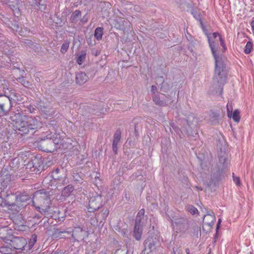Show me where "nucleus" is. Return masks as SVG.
<instances>
[{
	"mask_svg": "<svg viewBox=\"0 0 254 254\" xmlns=\"http://www.w3.org/2000/svg\"><path fill=\"white\" fill-rule=\"evenodd\" d=\"M30 197L25 193H16L7 194L5 196L3 205L7 207L10 217L13 223L18 226L23 225V219L20 210L27 204V201Z\"/></svg>",
	"mask_w": 254,
	"mask_h": 254,
	"instance_id": "1",
	"label": "nucleus"
},
{
	"mask_svg": "<svg viewBox=\"0 0 254 254\" xmlns=\"http://www.w3.org/2000/svg\"><path fill=\"white\" fill-rule=\"evenodd\" d=\"M218 40L220 42L221 46L226 50V48L224 41L221 36L217 33H213L212 36L208 39L209 46L210 47L212 54L215 60V69L214 72V79L221 82L224 79H226V74L224 71L225 58L222 56H218L217 54L218 48Z\"/></svg>",
	"mask_w": 254,
	"mask_h": 254,
	"instance_id": "2",
	"label": "nucleus"
},
{
	"mask_svg": "<svg viewBox=\"0 0 254 254\" xmlns=\"http://www.w3.org/2000/svg\"><path fill=\"white\" fill-rule=\"evenodd\" d=\"M11 120L16 129L21 135L28 134L31 132H35L42 127V122L31 116L17 113L11 117Z\"/></svg>",
	"mask_w": 254,
	"mask_h": 254,
	"instance_id": "3",
	"label": "nucleus"
},
{
	"mask_svg": "<svg viewBox=\"0 0 254 254\" xmlns=\"http://www.w3.org/2000/svg\"><path fill=\"white\" fill-rule=\"evenodd\" d=\"M32 202L37 210L42 214L45 215L48 212L51 205V200L49 196L41 190L35 192Z\"/></svg>",
	"mask_w": 254,
	"mask_h": 254,
	"instance_id": "4",
	"label": "nucleus"
},
{
	"mask_svg": "<svg viewBox=\"0 0 254 254\" xmlns=\"http://www.w3.org/2000/svg\"><path fill=\"white\" fill-rule=\"evenodd\" d=\"M51 137V139H52L54 147L56 148V151L60 149L67 148L71 144V139L66 137L65 133L64 132L55 133Z\"/></svg>",
	"mask_w": 254,
	"mask_h": 254,
	"instance_id": "5",
	"label": "nucleus"
},
{
	"mask_svg": "<svg viewBox=\"0 0 254 254\" xmlns=\"http://www.w3.org/2000/svg\"><path fill=\"white\" fill-rule=\"evenodd\" d=\"M37 147L40 150L46 152H54L56 151L51 137L41 139L38 142Z\"/></svg>",
	"mask_w": 254,
	"mask_h": 254,
	"instance_id": "6",
	"label": "nucleus"
},
{
	"mask_svg": "<svg viewBox=\"0 0 254 254\" xmlns=\"http://www.w3.org/2000/svg\"><path fill=\"white\" fill-rule=\"evenodd\" d=\"M103 199L101 195L96 194L94 196L91 197L89 201L88 211L94 212L98 209L102 205Z\"/></svg>",
	"mask_w": 254,
	"mask_h": 254,
	"instance_id": "7",
	"label": "nucleus"
},
{
	"mask_svg": "<svg viewBox=\"0 0 254 254\" xmlns=\"http://www.w3.org/2000/svg\"><path fill=\"white\" fill-rule=\"evenodd\" d=\"M10 247L16 250H22L26 251V246L27 244L25 239L21 237H15L10 241L9 243Z\"/></svg>",
	"mask_w": 254,
	"mask_h": 254,
	"instance_id": "8",
	"label": "nucleus"
},
{
	"mask_svg": "<svg viewBox=\"0 0 254 254\" xmlns=\"http://www.w3.org/2000/svg\"><path fill=\"white\" fill-rule=\"evenodd\" d=\"M133 233V236L136 240H140L142 233V226L140 220L135 221Z\"/></svg>",
	"mask_w": 254,
	"mask_h": 254,
	"instance_id": "9",
	"label": "nucleus"
},
{
	"mask_svg": "<svg viewBox=\"0 0 254 254\" xmlns=\"http://www.w3.org/2000/svg\"><path fill=\"white\" fill-rule=\"evenodd\" d=\"M215 219V216L214 215L207 214L203 218V223L204 225L212 227L214 224Z\"/></svg>",
	"mask_w": 254,
	"mask_h": 254,
	"instance_id": "10",
	"label": "nucleus"
},
{
	"mask_svg": "<svg viewBox=\"0 0 254 254\" xmlns=\"http://www.w3.org/2000/svg\"><path fill=\"white\" fill-rule=\"evenodd\" d=\"M88 79L86 74L82 72L78 73L76 75V82L77 83L81 85L85 83Z\"/></svg>",
	"mask_w": 254,
	"mask_h": 254,
	"instance_id": "11",
	"label": "nucleus"
},
{
	"mask_svg": "<svg viewBox=\"0 0 254 254\" xmlns=\"http://www.w3.org/2000/svg\"><path fill=\"white\" fill-rule=\"evenodd\" d=\"M8 90L7 81L4 79H0V96H3Z\"/></svg>",
	"mask_w": 254,
	"mask_h": 254,
	"instance_id": "12",
	"label": "nucleus"
},
{
	"mask_svg": "<svg viewBox=\"0 0 254 254\" xmlns=\"http://www.w3.org/2000/svg\"><path fill=\"white\" fill-rule=\"evenodd\" d=\"M37 235L35 234H33L32 235L31 238L29 240L28 244L26 246V251H28L30 250L35 243L37 242Z\"/></svg>",
	"mask_w": 254,
	"mask_h": 254,
	"instance_id": "13",
	"label": "nucleus"
},
{
	"mask_svg": "<svg viewBox=\"0 0 254 254\" xmlns=\"http://www.w3.org/2000/svg\"><path fill=\"white\" fill-rule=\"evenodd\" d=\"M74 188L72 185H69L64 189L62 195L65 197H67L74 190Z\"/></svg>",
	"mask_w": 254,
	"mask_h": 254,
	"instance_id": "14",
	"label": "nucleus"
},
{
	"mask_svg": "<svg viewBox=\"0 0 254 254\" xmlns=\"http://www.w3.org/2000/svg\"><path fill=\"white\" fill-rule=\"evenodd\" d=\"M9 243L0 248V252L3 254H11L13 249L12 247H9Z\"/></svg>",
	"mask_w": 254,
	"mask_h": 254,
	"instance_id": "15",
	"label": "nucleus"
},
{
	"mask_svg": "<svg viewBox=\"0 0 254 254\" xmlns=\"http://www.w3.org/2000/svg\"><path fill=\"white\" fill-rule=\"evenodd\" d=\"M121 137V132L120 130H118L115 132L114 136V139L113 141V146L114 148H116V145H117L118 143L120 141Z\"/></svg>",
	"mask_w": 254,
	"mask_h": 254,
	"instance_id": "16",
	"label": "nucleus"
},
{
	"mask_svg": "<svg viewBox=\"0 0 254 254\" xmlns=\"http://www.w3.org/2000/svg\"><path fill=\"white\" fill-rule=\"evenodd\" d=\"M103 34V29L101 27L96 28L94 32V37L97 40H100Z\"/></svg>",
	"mask_w": 254,
	"mask_h": 254,
	"instance_id": "17",
	"label": "nucleus"
},
{
	"mask_svg": "<svg viewBox=\"0 0 254 254\" xmlns=\"http://www.w3.org/2000/svg\"><path fill=\"white\" fill-rule=\"evenodd\" d=\"M231 118H232L234 121L238 123L240 120V112L238 110H235L234 112L231 114Z\"/></svg>",
	"mask_w": 254,
	"mask_h": 254,
	"instance_id": "18",
	"label": "nucleus"
},
{
	"mask_svg": "<svg viewBox=\"0 0 254 254\" xmlns=\"http://www.w3.org/2000/svg\"><path fill=\"white\" fill-rule=\"evenodd\" d=\"M86 53L85 52H81V54L78 56L77 59V63L78 64L81 65L83 62L84 61L86 57Z\"/></svg>",
	"mask_w": 254,
	"mask_h": 254,
	"instance_id": "19",
	"label": "nucleus"
},
{
	"mask_svg": "<svg viewBox=\"0 0 254 254\" xmlns=\"http://www.w3.org/2000/svg\"><path fill=\"white\" fill-rule=\"evenodd\" d=\"M253 48V43L251 42H248L246 45L244 49V52L246 54H249L251 53Z\"/></svg>",
	"mask_w": 254,
	"mask_h": 254,
	"instance_id": "20",
	"label": "nucleus"
},
{
	"mask_svg": "<svg viewBox=\"0 0 254 254\" xmlns=\"http://www.w3.org/2000/svg\"><path fill=\"white\" fill-rule=\"evenodd\" d=\"M69 46V42H68L63 43L61 49V52L62 54H65L68 49Z\"/></svg>",
	"mask_w": 254,
	"mask_h": 254,
	"instance_id": "21",
	"label": "nucleus"
},
{
	"mask_svg": "<svg viewBox=\"0 0 254 254\" xmlns=\"http://www.w3.org/2000/svg\"><path fill=\"white\" fill-rule=\"evenodd\" d=\"M227 116L229 118H231V114L233 110L232 103H228L227 104Z\"/></svg>",
	"mask_w": 254,
	"mask_h": 254,
	"instance_id": "22",
	"label": "nucleus"
},
{
	"mask_svg": "<svg viewBox=\"0 0 254 254\" xmlns=\"http://www.w3.org/2000/svg\"><path fill=\"white\" fill-rule=\"evenodd\" d=\"M63 233V232L60 231L59 230H56L52 234V237L54 239L57 238H62L61 237L62 234Z\"/></svg>",
	"mask_w": 254,
	"mask_h": 254,
	"instance_id": "23",
	"label": "nucleus"
},
{
	"mask_svg": "<svg viewBox=\"0 0 254 254\" xmlns=\"http://www.w3.org/2000/svg\"><path fill=\"white\" fill-rule=\"evenodd\" d=\"M144 213L145 211L143 209L140 210L137 213L135 221L139 220L141 221V217L144 216Z\"/></svg>",
	"mask_w": 254,
	"mask_h": 254,
	"instance_id": "24",
	"label": "nucleus"
},
{
	"mask_svg": "<svg viewBox=\"0 0 254 254\" xmlns=\"http://www.w3.org/2000/svg\"><path fill=\"white\" fill-rule=\"evenodd\" d=\"M27 108L28 109V111L30 113H35V111H36V107L32 105H29V106H28L27 107Z\"/></svg>",
	"mask_w": 254,
	"mask_h": 254,
	"instance_id": "25",
	"label": "nucleus"
},
{
	"mask_svg": "<svg viewBox=\"0 0 254 254\" xmlns=\"http://www.w3.org/2000/svg\"><path fill=\"white\" fill-rule=\"evenodd\" d=\"M234 174L233 173V178L234 182L237 185L240 186L241 184L240 178L237 177H235L234 176Z\"/></svg>",
	"mask_w": 254,
	"mask_h": 254,
	"instance_id": "26",
	"label": "nucleus"
},
{
	"mask_svg": "<svg viewBox=\"0 0 254 254\" xmlns=\"http://www.w3.org/2000/svg\"><path fill=\"white\" fill-rule=\"evenodd\" d=\"M153 101L156 104L161 105L162 104V101L160 100V99L157 96L153 97Z\"/></svg>",
	"mask_w": 254,
	"mask_h": 254,
	"instance_id": "27",
	"label": "nucleus"
},
{
	"mask_svg": "<svg viewBox=\"0 0 254 254\" xmlns=\"http://www.w3.org/2000/svg\"><path fill=\"white\" fill-rule=\"evenodd\" d=\"M109 211L107 209H104L102 211V214L103 217L105 218H106L107 217V216L109 214Z\"/></svg>",
	"mask_w": 254,
	"mask_h": 254,
	"instance_id": "28",
	"label": "nucleus"
},
{
	"mask_svg": "<svg viewBox=\"0 0 254 254\" xmlns=\"http://www.w3.org/2000/svg\"><path fill=\"white\" fill-rule=\"evenodd\" d=\"M81 11L79 10H75L73 13H72V16L74 17H77L81 15Z\"/></svg>",
	"mask_w": 254,
	"mask_h": 254,
	"instance_id": "29",
	"label": "nucleus"
},
{
	"mask_svg": "<svg viewBox=\"0 0 254 254\" xmlns=\"http://www.w3.org/2000/svg\"><path fill=\"white\" fill-rule=\"evenodd\" d=\"M190 211L191 213L194 214H195L198 211V210L195 207H191L190 209Z\"/></svg>",
	"mask_w": 254,
	"mask_h": 254,
	"instance_id": "30",
	"label": "nucleus"
},
{
	"mask_svg": "<svg viewBox=\"0 0 254 254\" xmlns=\"http://www.w3.org/2000/svg\"><path fill=\"white\" fill-rule=\"evenodd\" d=\"M250 25L252 27V30L253 35L254 36V20H252L251 22Z\"/></svg>",
	"mask_w": 254,
	"mask_h": 254,
	"instance_id": "31",
	"label": "nucleus"
},
{
	"mask_svg": "<svg viewBox=\"0 0 254 254\" xmlns=\"http://www.w3.org/2000/svg\"><path fill=\"white\" fill-rule=\"evenodd\" d=\"M157 91V88L155 86L152 85L151 86V91L153 93H155V92Z\"/></svg>",
	"mask_w": 254,
	"mask_h": 254,
	"instance_id": "32",
	"label": "nucleus"
},
{
	"mask_svg": "<svg viewBox=\"0 0 254 254\" xmlns=\"http://www.w3.org/2000/svg\"><path fill=\"white\" fill-rule=\"evenodd\" d=\"M221 223V219H218V222H217V226H216V230H218L219 228V226H220V225Z\"/></svg>",
	"mask_w": 254,
	"mask_h": 254,
	"instance_id": "33",
	"label": "nucleus"
},
{
	"mask_svg": "<svg viewBox=\"0 0 254 254\" xmlns=\"http://www.w3.org/2000/svg\"><path fill=\"white\" fill-rule=\"evenodd\" d=\"M22 84L24 86H27L29 85V82L28 81H24L23 83H22Z\"/></svg>",
	"mask_w": 254,
	"mask_h": 254,
	"instance_id": "34",
	"label": "nucleus"
},
{
	"mask_svg": "<svg viewBox=\"0 0 254 254\" xmlns=\"http://www.w3.org/2000/svg\"><path fill=\"white\" fill-rule=\"evenodd\" d=\"M3 108H4V104H0V109L2 111H4Z\"/></svg>",
	"mask_w": 254,
	"mask_h": 254,
	"instance_id": "35",
	"label": "nucleus"
},
{
	"mask_svg": "<svg viewBox=\"0 0 254 254\" xmlns=\"http://www.w3.org/2000/svg\"><path fill=\"white\" fill-rule=\"evenodd\" d=\"M113 149L114 151H115L116 153L117 151V149H118L117 145H116V148H114V146H113Z\"/></svg>",
	"mask_w": 254,
	"mask_h": 254,
	"instance_id": "36",
	"label": "nucleus"
},
{
	"mask_svg": "<svg viewBox=\"0 0 254 254\" xmlns=\"http://www.w3.org/2000/svg\"><path fill=\"white\" fill-rule=\"evenodd\" d=\"M186 252L187 254H190V250L188 248L186 249Z\"/></svg>",
	"mask_w": 254,
	"mask_h": 254,
	"instance_id": "37",
	"label": "nucleus"
},
{
	"mask_svg": "<svg viewBox=\"0 0 254 254\" xmlns=\"http://www.w3.org/2000/svg\"><path fill=\"white\" fill-rule=\"evenodd\" d=\"M59 171V170L58 169H56V171H55L56 173H58Z\"/></svg>",
	"mask_w": 254,
	"mask_h": 254,
	"instance_id": "38",
	"label": "nucleus"
},
{
	"mask_svg": "<svg viewBox=\"0 0 254 254\" xmlns=\"http://www.w3.org/2000/svg\"><path fill=\"white\" fill-rule=\"evenodd\" d=\"M97 179H98V180H100V178H99L98 177V178H95L96 181H97Z\"/></svg>",
	"mask_w": 254,
	"mask_h": 254,
	"instance_id": "39",
	"label": "nucleus"
},
{
	"mask_svg": "<svg viewBox=\"0 0 254 254\" xmlns=\"http://www.w3.org/2000/svg\"><path fill=\"white\" fill-rule=\"evenodd\" d=\"M8 5H9L10 7H11V6H12V5H11V4H10V3L8 4Z\"/></svg>",
	"mask_w": 254,
	"mask_h": 254,
	"instance_id": "40",
	"label": "nucleus"
},
{
	"mask_svg": "<svg viewBox=\"0 0 254 254\" xmlns=\"http://www.w3.org/2000/svg\"><path fill=\"white\" fill-rule=\"evenodd\" d=\"M1 239L5 240V238L1 237Z\"/></svg>",
	"mask_w": 254,
	"mask_h": 254,
	"instance_id": "41",
	"label": "nucleus"
},
{
	"mask_svg": "<svg viewBox=\"0 0 254 254\" xmlns=\"http://www.w3.org/2000/svg\"><path fill=\"white\" fill-rule=\"evenodd\" d=\"M7 46V45L6 44H4V47Z\"/></svg>",
	"mask_w": 254,
	"mask_h": 254,
	"instance_id": "42",
	"label": "nucleus"
},
{
	"mask_svg": "<svg viewBox=\"0 0 254 254\" xmlns=\"http://www.w3.org/2000/svg\"><path fill=\"white\" fill-rule=\"evenodd\" d=\"M2 200V198L1 197H0V200Z\"/></svg>",
	"mask_w": 254,
	"mask_h": 254,
	"instance_id": "43",
	"label": "nucleus"
}]
</instances>
